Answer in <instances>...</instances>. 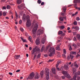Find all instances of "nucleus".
I'll return each mask as SVG.
<instances>
[{
    "instance_id": "obj_6",
    "label": "nucleus",
    "mask_w": 80,
    "mask_h": 80,
    "mask_svg": "<svg viewBox=\"0 0 80 80\" xmlns=\"http://www.w3.org/2000/svg\"><path fill=\"white\" fill-rule=\"evenodd\" d=\"M55 50L54 48H51L50 49V56H52L55 54Z\"/></svg>"
},
{
    "instance_id": "obj_23",
    "label": "nucleus",
    "mask_w": 80,
    "mask_h": 80,
    "mask_svg": "<svg viewBox=\"0 0 80 80\" xmlns=\"http://www.w3.org/2000/svg\"><path fill=\"white\" fill-rule=\"evenodd\" d=\"M71 54H73V55H76L77 54V52L75 51H72L71 52Z\"/></svg>"
},
{
    "instance_id": "obj_31",
    "label": "nucleus",
    "mask_w": 80,
    "mask_h": 80,
    "mask_svg": "<svg viewBox=\"0 0 80 80\" xmlns=\"http://www.w3.org/2000/svg\"><path fill=\"white\" fill-rule=\"evenodd\" d=\"M40 56H41V54H38L37 56V58H40Z\"/></svg>"
},
{
    "instance_id": "obj_36",
    "label": "nucleus",
    "mask_w": 80,
    "mask_h": 80,
    "mask_svg": "<svg viewBox=\"0 0 80 80\" xmlns=\"http://www.w3.org/2000/svg\"><path fill=\"white\" fill-rule=\"evenodd\" d=\"M15 14H16V19H18V14H17V12H16Z\"/></svg>"
},
{
    "instance_id": "obj_61",
    "label": "nucleus",
    "mask_w": 80,
    "mask_h": 80,
    "mask_svg": "<svg viewBox=\"0 0 80 80\" xmlns=\"http://www.w3.org/2000/svg\"><path fill=\"white\" fill-rule=\"evenodd\" d=\"M63 10L64 12H66V9L63 8Z\"/></svg>"
},
{
    "instance_id": "obj_59",
    "label": "nucleus",
    "mask_w": 80,
    "mask_h": 80,
    "mask_svg": "<svg viewBox=\"0 0 80 80\" xmlns=\"http://www.w3.org/2000/svg\"><path fill=\"white\" fill-rule=\"evenodd\" d=\"M77 45H78V46H80V43H79L78 42L77 43Z\"/></svg>"
},
{
    "instance_id": "obj_9",
    "label": "nucleus",
    "mask_w": 80,
    "mask_h": 80,
    "mask_svg": "<svg viewBox=\"0 0 80 80\" xmlns=\"http://www.w3.org/2000/svg\"><path fill=\"white\" fill-rule=\"evenodd\" d=\"M46 50H48V51L49 52V54H48V55L49 57H50V44H49L46 47Z\"/></svg>"
},
{
    "instance_id": "obj_39",
    "label": "nucleus",
    "mask_w": 80,
    "mask_h": 80,
    "mask_svg": "<svg viewBox=\"0 0 80 80\" xmlns=\"http://www.w3.org/2000/svg\"><path fill=\"white\" fill-rule=\"evenodd\" d=\"M32 37L29 36L28 38V40H29V41H31V40H32Z\"/></svg>"
},
{
    "instance_id": "obj_25",
    "label": "nucleus",
    "mask_w": 80,
    "mask_h": 80,
    "mask_svg": "<svg viewBox=\"0 0 80 80\" xmlns=\"http://www.w3.org/2000/svg\"><path fill=\"white\" fill-rule=\"evenodd\" d=\"M64 18L63 17H61L59 18V20L60 21H63V19Z\"/></svg>"
},
{
    "instance_id": "obj_54",
    "label": "nucleus",
    "mask_w": 80,
    "mask_h": 80,
    "mask_svg": "<svg viewBox=\"0 0 80 80\" xmlns=\"http://www.w3.org/2000/svg\"><path fill=\"white\" fill-rule=\"evenodd\" d=\"M41 5L43 6L44 5V2H42L41 4Z\"/></svg>"
},
{
    "instance_id": "obj_1",
    "label": "nucleus",
    "mask_w": 80,
    "mask_h": 80,
    "mask_svg": "<svg viewBox=\"0 0 80 80\" xmlns=\"http://www.w3.org/2000/svg\"><path fill=\"white\" fill-rule=\"evenodd\" d=\"M27 22H26V26L27 27H30L31 26V22H30V16L27 15L26 17Z\"/></svg>"
},
{
    "instance_id": "obj_62",
    "label": "nucleus",
    "mask_w": 80,
    "mask_h": 80,
    "mask_svg": "<svg viewBox=\"0 0 80 80\" xmlns=\"http://www.w3.org/2000/svg\"><path fill=\"white\" fill-rule=\"evenodd\" d=\"M78 57H80V55L77 54V56H76L77 58H78Z\"/></svg>"
},
{
    "instance_id": "obj_47",
    "label": "nucleus",
    "mask_w": 80,
    "mask_h": 80,
    "mask_svg": "<svg viewBox=\"0 0 80 80\" xmlns=\"http://www.w3.org/2000/svg\"><path fill=\"white\" fill-rule=\"evenodd\" d=\"M70 55H69L68 56V58H67L68 60H70Z\"/></svg>"
},
{
    "instance_id": "obj_3",
    "label": "nucleus",
    "mask_w": 80,
    "mask_h": 80,
    "mask_svg": "<svg viewBox=\"0 0 80 80\" xmlns=\"http://www.w3.org/2000/svg\"><path fill=\"white\" fill-rule=\"evenodd\" d=\"M40 49H39L38 48H37V49L36 48H34L32 51V55H33V54H34L35 52L37 53H40Z\"/></svg>"
},
{
    "instance_id": "obj_57",
    "label": "nucleus",
    "mask_w": 80,
    "mask_h": 80,
    "mask_svg": "<svg viewBox=\"0 0 80 80\" xmlns=\"http://www.w3.org/2000/svg\"><path fill=\"white\" fill-rule=\"evenodd\" d=\"M77 80H80V77L79 76H78L77 78Z\"/></svg>"
},
{
    "instance_id": "obj_50",
    "label": "nucleus",
    "mask_w": 80,
    "mask_h": 80,
    "mask_svg": "<svg viewBox=\"0 0 80 80\" xmlns=\"http://www.w3.org/2000/svg\"><path fill=\"white\" fill-rule=\"evenodd\" d=\"M37 57V55H35L34 56V58H33V60H35V58H36V57Z\"/></svg>"
},
{
    "instance_id": "obj_10",
    "label": "nucleus",
    "mask_w": 80,
    "mask_h": 80,
    "mask_svg": "<svg viewBox=\"0 0 80 80\" xmlns=\"http://www.w3.org/2000/svg\"><path fill=\"white\" fill-rule=\"evenodd\" d=\"M72 29H73V30H78L79 29H80V28H79V27H78V26H76L74 27L73 26L72 28Z\"/></svg>"
},
{
    "instance_id": "obj_38",
    "label": "nucleus",
    "mask_w": 80,
    "mask_h": 80,
    "mask_svg": "<svg viewBox=\"0 0 80 80\" xmlns=\"http://www.w3.org/2000/svg\"><path fill=\"white\" fill-rule=\"evenodd\" d=\"M63 33V32L62 31H60L58 32V34L59 35H61V34H62Z\"/></svg>"
},
{
    "instance_id": "obj_30",
    "label": "nucleus",
    "mask_w": 80,
    "mask_h": 80,
    "mask_svg": "<svg viewBox=\"0 0 80 80\" xmlns=\"http://www.w3.org/2000/svg\"><path fill=\"white\" fill-rule=\"evenodd\" d=\"M21 38L22 41L23 42H27V41H26V40L24 39L23 38Z\"/></svg>"
},
{
    "instance_id": "obj_19",
    "label": "nucleus",
    "mask_w": 80,
    "mask_h": 80,
    "mask_svg": "<svg viewBox=\"0 0 80 80\" xmlns=\"http://www.w3.org/2000/svg\"><path fill=\"white\" fill-rule=\"evenodd\" d=\"M45 46L44 45L42 46V48H41V52H43V50H45Z\"/></svg>"
},
{
    "instance_id": "obj_52",
    "label": "nucleus",
    "mask_w": 80,
    "mask_h": 80,
    "mask_svg": "<svg viewBox=\"0 0 80 80\" xmlns=\"http://www.w3.org/2000/svg\"><path fill=\"white\" fill-rule=\"evenodd\" d=\"M2 10H6V7H2Z\"/></svg>"
},
{
    "instance_id": "obj_55",
    "label": "nucleus",
    "mask_w": 80,
    "mask_h": 80,
    "mask_svg": "<svg viewBox=\"0 0 80 80\" xmlns=\"http://www.w3.org/2000/svg\"><path fill=\"white\" fill-rule=\"evenodd\" d=\"M58 65H59V64L57 62V64L56 65V67H58Z\"/></svg>"
},
{
    "instance_id": "obj_2",
    "label": "nucleus",
    "mask_w": 80,
    "mask_h": 80,
    "mask_svg": "<svg viewBox=\"0 0 80 80\" xmlns=\"http://www.w3.org/2000/svg\"><path fill=\"white\" fill-rule=\"evenodd\" d=\"M49 69L47 68H46L45 70V74L46 75V78L47 80H48L50 78L49 77Z\"/></svg>"
},
{
    "instance_id": "obj_34",
    "label": "nucleus",
    "mask_w": 80,
    "mask_h": 80,
    "mask_svg": "<svg viewBox=\"0 0 80 80\" xmlns=\"http://www.w3.org/2000/svg\"><path fill=\"white\" fill-rule=\"evenodd\" d=\"M64 68L65 70H68V67L67 66H65Z\"/></svg>"
},
{
    "instance_id": "obj_48",
    "label": "nucleus",
    "mask_w": 80,
    "mask_h": 80,
    "mask_svg": "<svg viewBox=\"0 0 80 80\" xmlns=\"http://www.w3.org/2000/svg\"><path fill=\"white\" fill-rule=\"evenodd\" d=\"M73 40H74V41H77V38H76V37H74V38Z\"/></svg>"
},
{
    "instance_id": "obj_44",
    "label": "nucleus",
    "mask_w": 80,
    "mask_h": 80,
    "mask_svg": "<svg viewBox=\"0 0 80 80\" xmlns=\"http://www.w3.org/2000/svg\"><path fill=\"white\" fill-rule=\"evenodd\" d=\"M69 50L71 51L72 50V46H71L69 48Z\"/></svg>"
},
{
    "instance_id": "obj_13",
    "label": "nucleus",
    "mask_w": 80,
    "mask_h": 80,
    "mask_svg": "<svg viewBox=\"0 0 80 80\" xmlns=\"http://www.w3.org/2000/svg\"><path fill=\"white\" fill-rule=\"evenodd\" d=\"M52 71L53 73L54 74H56V69H55V68H52Z\"/></svg>"
},
{
    "instance_id": "obj_37",
    "label": "nucleus",
    "mask_w": 80,
    "mask_h": 80,
    "mask_svg": "<svg viewBox=\"0 0 80 80\" xmlns=\"http://www.w3.org/2000/svg\"><path fill=\"white\" fill-rule=\"evenodd\" d=\"M62 57L64 58H66V55L65 54H63L62 55Z\"/></svg>"
},
{
    "instance_id": "obj_17",
    "label": "nucleus",
    "mask_w": 80,
    "mask_h": 80,
    "mask_svg": "<svg viewBox=\"0 0 80 80\" xmlns=\"http://www.w3.org/2000/svg\"><path fill=\"white\" fill-rule=\"evenodd\" d=\"M78 2L80 3V0H74L73 3H77Z\"/></svg>"
},
{
    "instance_id": "obj_42",
    "label": "nucleus",
    "mask_w": 80,
    "mask_h": 80,
    "mask_svg": "<svg viewBox=\"0 0 80 80\" xmlns=\"http://www.w3.org/2000/svg\"><path fill=\"white\" fill-rule=\"evenodd\" d=\"M60 28L61 29H63V28H65V26H62L60 27Z\"/></svg>"
},
{
    "instance_id": "obj_41",
    "label": "nucleus",
    "mask_w": 80,
    "mask_h": 80,
    "mask_svg": "<svg viewBox=\"0 0 80 80\" xmlns=\"http://www.w3.org/2000/svg\"><path fill=\"white\" fill-rule=\"evenodd\" d=\"M73 24L74 25H77V22L75 21L73 22Z\"/></svg>"
},
{
    "instance_id": "obj_15",
    "label": "nucleus",
    "mask_w": 80,
    "mask_h": 80,
    "mask_svg": "<svg viewBox=\"0 0 80 80\" xmlns=\"http://www.w3.org/2000/svg\"><path fill=\"white\" fill-rule=\"evenodd\" d=\"M39 77H40V75H38V73H36V75L35 77V78H36L37 79H38L39 78Z\"/></svg>"
},
{
    "instance_id": "obj_14",
    "label": "nucleus",
    "mask_w": 80,
    "mask_h": 80,
    "mask_svg": "<svg viewBox=\"0 0 80 80\" xmlns=\"http://www.w3.org/2000/svg\"><path fill=\"white\" fill-rule=\"evenodd\" d=\"M74 66L76 68H78V67H79V65L77 63V62H74Z\"/></svg>"
},
{
    "instance_id": "obj_5",
    "label": "nucleus",
    "mask_w": 80,
    "mask_h": 80,
    "mask_svg": "<svg viewBox=\"0 0 80 80\" xmlns=\"http://www.w3.org/2000/svg\"><path fill=\"white\" fill-rule=\"evenodd\" d=\"M38 27V25L37 23H36L34 27L32 30L33 34H34L35 33H36V32L37 30Z\"/></svg>"
},
{
    "instance_id": "obj_56",
    "label": "nucleus",
    "mask_w": 80,
    "mask_h": 80,
    "mask_svg": "<svg viewBox=\"0 0 80 80\" xmlns=\"http://www.w3.org/2000/svg\"><path fill=\"white\" fill-rule=\"evenodd\" d=\"M22 20H20L19 22V24H21V23H22Z\"/></svg>"
},
{
    "instance_id": "obj_16",
    "label": "nucleus",
    "mask_w": 80,
    "mask_h": 80,
    "mask_svg": "<svg viewBox=\"0 0 80 80\" xmlns=\"http://www.w3.org/2000/svg\"><path fill=\"white\" fill-rule=\"evenodd\" d=\"M20 55H15L14 56V58L15 59H18L20 58Z\"/></svg>"
},
{
    "instance_id": "obj_24",
    "label": "nucleus",
    "mask_w": 80,
    "mask_h": 80,
    "mask_svg": "<svg viewBox=\"0 0 80 80\" xmlns=\"http://www.w3.org/2000/svg\"><path fill=\"white\" fill-rule=\"evenodd\" d=\"M26 18V16H25V14H24L22 16V20H25Z\"/></svg>"
},
{
    "instance_id": "obj_4",
    "label": "nucleus",
    "mask_w": 80,
    "mask_h": 80,
    "mask_svg": "<svg viewBox=\"0 0 80 80\" xmlns=\"http://www.w3.org/2000/svg\"><path fill=\"white\" fill-rule=\"evenodd\" d=\"M73 74L74 75L73 77V79H72L70 80H77V72H76V69L75 68H73Z\"/></svg>"
},
{
    "instance_id": "obj_53",
    "label": "nucleus",
    "mask_w": 80,
    "mask_h": 80,
    "mask_svg": "<svg viewBox=\"0 0 80 80\" xmlns=\"http://www.w3.org/2000/svg\"><path fill=\"white\" fill-rule=\"evenodd\" d=\"M20 30H21V32H23V29L22 28H20Z\"/></svg>"
},
{
    "instance_id": "obj_21",
    "label": "nucleus",
    "mask_w": 80,
    "mask_h": 80,
    "mask_svg": "<svg viewBox=\"0 0 80 80\" xmlns=\"http://www.w3.org/2000/svg\"><path fill=\"white\" fill-rule=\"evenodd\" d=\"M43 73H44V72L43 71H42L40 72L41 76L42 78L43 76Z\"/></svg>"
},
{
    "instance_id": "obj_29",
    "label": "nucleus",
    "mask_w": 80,
    "mask_h": 80,
    "mask_svg": "<svg viewBox=\"0 0 80 80\" xmlns=\"http://www.w3.org/2000/svg\"><path fill=\"white\" fill-rule=\"evenodd\" d=\"M65 77H67V78H70V75H69V74H67L66 75Z\"/></svg>"
},
{
    "instance_id": "obj_26",
    "label": "nucleus",
    "mask_w": 80,
    "mask_h": 80,
    "mask_svg": "<svg viewBox=\"0 0 80 80\" xmlns=\"http://www.w3.org/2000/svg\"><path fill=\"white\" fill-rule=\"evenodd\" d=\"M76 37H77V38L78 40H80V35L79 34H77L76 35Z\"/></svg>"
},
{
    "instance_id": "obj_58",
    "label": "nucleus",
    "mask_w": 80,
    "mask_h": 80,
    "mask_svg": "<svg viewBox=\"0 0 80 80\" xmlns=\"http://www.w3.org/2000/svg\"><path fill=\"white\" fill-rule=\"evenodd\" d=\"M9 74L10 75H13V73L11 72H9Z\"/></svg>"
},
{
    "instance_id": "obj_51",
    "label": "nucleus",
    "mask_w": 80,
    "mask_h": 80,
    "mask_svg": "<svg viewBox=\"0 0 80 80\" xmlns=\"http://www.w3.org/2000/svg\"><path fill=\"white\" fill-rule=\"evenodd\" d=\"M73 34L74 35H76L77 34V32H73Z\"/></svg>"
},
{
    "instance_id": "obj_35",
    "label": "nucleus",
    "mask_w": 80,
    "mask_h": 80,
    "mask_svg": "<svg viewBox=\"0 0 80 80\" xmlns=\"http://www.w3.org/2000/svg\"><path fill=\"white\" fill-rule=\"evenodd\" d=\"M6 8L7 9H10L11 7L10 5H8L7 6Z\"/></svg>"
},
{
    "instance_id": "obj_60",
    "label": "nucleus",
    "mask_w": 80,
    "mask_h": 80,
    "mask_svg": "<svg viewBox=\"0 0 80 80\" xmlns=\"http://www.w3.org/2000/svg\"><path fill=\"white\" fill-rule=\"evenodd\" d=\"M61 61H58L57 63L59 64V63H61Z\"/></svg>"
},
{
    "instance_id": "obj_32",
    "label": "nucleus",
    "mask_w": 80,
    "mask_h": 80,
    "mask_svg": "<svg viewBox=\"0 0 80 80\" xmlns=\"http://www.w3.org/2000/svg\"><path fill=\"white\" fill-rule=\"evenodd\" d=\"M57 53L58 54V55H57V57L58 58V57H61V55H60V52H57Z\"/></svg>"
},
{
    "instance_id": "obj_8",
    "label": "nucleus",
    "mask_w": 80,
    "mask_h": 80,
    "mask_svg": "<svg viewBox=\"0 0 80 80\" xmlns=\"http://www.w3.org/2000/svg\"><path fill=\"white\" fill-rule=\"evenodd\" d=\"M18 9L22 10L25 8V5L24 4H22L20 6H18Z\"/></svg>"
},
{
    "instance_id": "obj_11",
    "label": "nucleus",
    "mask_w": 80,
    "mask_h": 80,
    "mask_svg": "<svg viewBox=\"0 0 80 80\" xmlns=\"http://www.w3.org/2000/svg\"><path fill=\"white\" fill-rule=\"evenodd\" d=\"M35 43L36 45H39L40 43V42L39 40L37 39L35 41Z\"/></svg>"
},
{
    "instance_id": "obj_18",
    "label": "nucleus",
    "mask_w": 80,
    "mask_h": 80,
    "mask_svg": "<svg viewBox=\"0 0 80 80\" xmlns=\"http://www.w3.org/2000/svg\"><path fill=\"white\" fill-rule=\"evenodd\" d=\"M60 44L58 45V46L56 48V50H60Z\"/></svg>"
},
{
    "instance_id": "obj_46",
    "label": "nucleus",
    "mask_w": 80,
    "mask_h": 80,
    "mask_svg": "<svg viewBox=\"0 0 80 80\" xmlns=\"http://www.w3.org/2000/svg\"><path fill=\"white\" fill-rule=\"evenodd\" d=\"M76 20L77 21H79L80 20V18L79 17H77L76 18Z\"/></svg>"
},
{
    "instance_id": "obj_28",
    "label": "nucleus",
    "mask_w": 80,
    "mask_h": 80,
    "mask_svg": "<svg viewBox=\"0 0 80 80\" xmlns=\"http://www.w3.org/2000/svg\"><path fill=\"white\" fill-rule=\"evenodd\" d=\"M63 53L64 54H67V51H66V50H65V49H63Z\"/></svg>"
},
{
    "instance_id": "obj_49",
    "label": "nucleus",
    "mask_w": 80,
    "mask_h": 80,
    "mask_svg": "<svg viewBox=\"0 0 80 80\" xmlns=\"http://www.w3.org/2000/svg\"><path fill=\"white\" fill-rule=\"evenodd\" d=\"M3 14L4 16H5V15H6L7 14L6 13V12H3Z\"/></svg>"
},
{
    "instance_id": "obj_63",
    "label": "nucleus",
    "mask_w": 80,
    "mask_h": 80,
    "mask_svg": "<svg viewBox=\"0 0 80 80\" xmlns=\"http://www.w3.org/2000/svg\"><path fill=\"white\" fill-rule=\"evenodd\" d=\"M62 36H65V33H63L62 34Z\"/></svg>"
},
{
    "instance_id": "obj_27",
    "label": "nucleus",
    "mask_w": 80,
    "mask_h": 80,
    "mask_svg": "<svg viewBox=\"0 0 80 80\" xmlns=\"http://www.w3.org/2000/svg\"><path fill=\"white\" fill-rule=\"evenodd\" d=\"M39 32L40 33L38 34V35H40V34H42V33H43V31L42 30H40Z\"/></svg>"
},
{
    "instance_id": "obj_33",
    "label": "nucleus",
    "mask_w": 80,
    "mask_h": 80,
    "mask_svg": "<svg viewBox=\"0 0 80 80\" xmlns=\"http://www.w3.org/2000/svg\"><path fill=\"white\" fill-rule=\"evenodd\" d=\"M37 2L38 4H40L42 2V1L41 0H38Z\"/></svg>"
},
{
    "instance_id": "obj_64",
    "label": "nucleus",
    "mask_w": 80,
    "mask_h": 80,
    "mask_svg": "<svg viewBox=\"0 0 80 80\" xmlns=\"http://www.w3.org/2000/svg\"><path fill=\"white\" fill-rule=\"evenodd\" d=\"M62 79H65V77L64 76H62Z\"/></svg>"
},
{
    "instance_id": "obj_12",
    "label": "nucleus",
    "mask_w": 80,
    "mask_h": 80,
    "mask_svg": "<svg viewBox=\"0 0 80 80\" xmlns=\"http://www.w3.org/2000/svg\"><path fill=\"white\" fill-rule=\"evenodd\" d=\"M45 41H46V38H42V44H44L45 42Z\"/></svg>"
},
{
    "instance_id": "obj_43",
    "label": "nucleus",
    "mask_w": 80,
    "mask_h": 80,
    "mask_svg": "<svg viewBox=\"0 0 80 80\" xmlns=\"http://www.w3.org/2000/svg\"><path fill=\"white\" fill-rule=\"evenodd\" d=\"M75 8L76 9H78V11H79V10H80V8H77V7H75Z\"/></svg>"
},
{
    "instance_id": "obj_45",
    "label": "nucleus",
    "mask_w": 80,
    "mask_h": 80,
    "mask_svg": "<svg viewBox=\"0 0 80 80\" xmlns=\"http://www.w3.org/2000/svg\"><path fill=\"white\" fill-rule=\"evenodd\" d=\"M70 56L71 59H73V58L74 57V56H73L72 55H70Z\"/></svg>"
},
{
    "instance_id": "obj_20",
    "label": "nucleus",
    "mask_w": 80,
    "mask_h": 80,
    "mask_svg": "<svg viewBox=\"0 0 80 80\" xmlns=\"http://www.w3.org/2000/svg\"><path fill=\"white\" fill-rule=\"evenodd\" d=\"M68 73H67V72L65 71H62V74H63L64 76H66V75Z\"/></svg>"
},
{
    "instance_id": "obj_40",
    "label": "nucleus",
    "mask_w": 80,
    "mask_h": 80,
    "mask_svg": "<svg viewBox=\"0 0 80 80\" xmlns=\"http://www.w3.org/2000/svg\"><path fill=\"white\" fill-rule=\"evenodd\" d=\"M72 46H73V47H74L75 48H76L77 47V45L75 44L74 43L72 45Z\"/></svg>"
},
{
    "instance_id": "obj_7",
    "label": "nucleus",
    "mask_w": 80,
    "mask_h": 80,
    "mask_svg": "<svg viewBox=\"0 0 80 80\" xmlns=\"http://www.w3.org/2000/svg\"><path fill=\"white\" fill-rule=\"evenodd\" d=\"M34 76H35V73H34V72H32L30 74V76L28 77V78L29 79H32L34 77Z\"/></svg>"
},
{
    "instance_id": "obj_22",
    "label": "nucleus",
    "mask_w": 80,
    "mask_h": 80,
    "mask_svg": "<svg viewBox=\"0 0 80 80\" xmlns=\"http://www.w3.org/2000/svg\"><path fill=\"white\" fill-rule=\"evenodd\" d=\"M17 3L18 4H20V3H22V0H18Z\"/></svg>"
}]
</instances>
